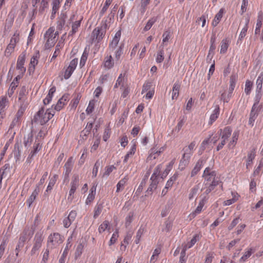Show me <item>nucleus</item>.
<instances>
[{"instance_id": "nucleus-1", "label": "nucleus", "mask_w": 263, "mask_h": 263, "mask_svg": "<svg viewBox=\"0 0 263 263\" xmlns=\"http://www.w3.org/2000/svg\"><path fill=\"white\" fill-rule=\"evenodd\" d=\"M54 115V111L48 109L45 112L44 108L42 107L34 115L32 121L39 123L41 125L46 124Z\"/></svg>"}, {"instance_id": "nucleus-2", "label": "nucleus", "mask_w": 263, "mask_h": 263, "mask_svg": "<svg viewBox=\"0 0 263 263\" xmlns=\"http://www.w3.org/2000/svg\"><path fill=\"white\" fill-rule=\"evenodd\" d=\"M63 241V237L59 233H54L48 237L47 248L52 249L62 243Z\"/></svg>"}, {"instance_id": "nucleus-3", "label": "nucleus", "mask_w": 263, "mask_h": 263, "mask_svg": "<svg viewBox=\"0 0 263 263\" xmlns=\"http://www.w3.org/2000/svg\"><path fill=\"white\" fill-rule=\"evenodd\" d=\"M106 27L107 25L105 24L104 27H98L93 30L91 34L92 42L99 43L102 40L105 34Z\"/></svg>"}, {"instance_id": "nucleus-4", "label": "nucleus", "mask_w": 263, "mask_h": 263, "mask_svg": "<svg viewBox=\"0 0 263 263\" xmlns=\"http://www.w3.org/2000/svg\"><path fill=\"white\" fill-rule=\"evenodd\" d=\"M53 32H54V28L53 27H50L44 34V38L47 39L46 43L45 45L46 49L53 47L57 41L55 36H53Z\"/></svg>"}, {"instance_id": "nucleus-5", "label": "nucleus", "mask_w": 263, "mask_h": 263, "mask_svg": "<svg viewBox=\"0 0 263 263\" xmlns=\"http://www.w3.org/2000/svg\"><path fill=\"white\" fill-rule=\"evenodd\" d=\"M216 175L217 173L215 171H213L210 167H206L202 175L205 181H206L205 183V185H208V182L212 181L211 182H213V180L219 181V179L216 177Z\"/></svg>"}, {"instance_id": "nucleus-6", "label": "nucleus", "mask_w": 263, "mask_h": 263, "mask_svg": "<svg viewBox=\"0 0 263 263\" xmlns=\"http://www.w3.org/2000/svg\"><path fill=\"white\" fill-rule=\"evenodd\" d=\"M43 239L44 237H43L42 234L39 232L36 233L34 238V242L30 252V255L31 256L36 254L37 251L42 247Z\"/></svg>"}, {"instance_id": "nucleus-7", "label": "nucleus", "mask_w": 263, "mask_h": 263, "mask_svg": "<svg viewBox=\"0 0 263 263\" xmlns=\"http://www.w3.org/2000/svg\"><path fill=\"white\" fill-rule=\"evenodd\" d=\"M30 232L29 229H25L21 234L20 237L18 239V243L16 246L15 251H20L23 248L24 243L28 238L31 237Z\"/></svg>"}, {"instance_id": "nucleus-8", "label": "nucleus", "mask_w": 263, "mask_h": 263, "mask_svg": "<svg viewBox=\"0 0 263 263\" xmlns=\"http://www.w3.org/2000/svg\"><path fill=\"white\" fill-rule=\"evenodd\" d=\"M79 176L78 175H74L72 178V181L71 182V189L69 191V196L68 197V200L71 201L73 199V197L72 195L74 193L77 187L79 185Z\"/></svg>"}, {"instance_id": "nucleus-9", "label": "nucleus", "mask_w": 263, "mask_h": 263, "mask_svg": "<svg viewBox=\"0 0 263 263\" xmlns=\"http://www.w3.org/2000/svg\"><path fill=\"white\" fill-rule=\"evenodd\" d=\"M26 54L24 52L22 53L18 58L16 68L20 70L21 73L23 76L24 73L26 71V68L24 67L25 61Z\"/></svg>"}, {"instance_id": "nucleus-10", "label": "nucleus", "mask_w": 263, "mask_h": 263, "mask_svg": "<svg viewBox=\"0 0 263 263\" xmlns=\"http://www.w3.org/2000/svg\"><path fill=\"white\" fill-rule=\"evenodd\" d=\"M73 164V157H70L68 158L67 162L64 165L65 171V178L67 179L69 177V175L70 173Z\"/></svg>"}, {"instance_id": "nucleus-11", "label": "nucleus", "mask_w": 263, "mask_h": 263, "mask_svg": "<svg viewBox=\"0 0 263 263\" xmlns=\"http://www.w3.org/2000/svg\"><path fill=\"white\" fill-rule=\"evenodd\" d=\"M151 181V183L148 187L147 190L145 192V196H148L149 195H152L154 190H155L157 187V185L159 183V181L158 179H150Z\"/></svg>"}, {"instance_id": "nucleus-12", "label": "nucleus", "mask_w": 263, "mask_h": 263, "mask_svg": "<svg viewBox=\"0 0 263 263\" xmlns=\"http://www.w3.org/2000/svg\"><path fill=\"white\" fill-rule=\"evenodd\" d=\"M121 31H118L116 32L114 37L113 38L111 42L109 44V48L112 50H115V49L117 46L119 42L120 41V39L121 37Z\"/></svg>"}, {"instance_id": "nucleus-13", "label": "nucleus", "mask_w": 263, "mask_h": 263, "mask_svg": "<svg viewBox=\"0 0 263 263\" xmlns=\"http://www.w3.org/2000/svg\"><path fill=\"white\" fill-rule=\"evenodd\" d=\"M27 93L28 91L27 90L26 87L25 86H22L18 94V101L21 104L27 103L26 102V98H25V96Z\"/></svg>"}, {"instance_id": "nucleus-14", "label": "nucleus", "mask_w": 263, "mask_h": 263, "mask_svg": "<svg viewBox=\"0 0 263 263\" xmlns=\"http://www.w3.org/2000/svg\"><path fill=\"white\" fill-rule=\"evenodd\" d=\"M219 115V106L218 105L215 106L213 114L211 115L209 124L212 125L216 121Z\"/></svg>"}, {"instance_id": "nucleus-15", "label": "nucleus", "mask_w": 263, "mask_h": 263, "mask_svg": "<svg viewBox=\"0 0 263 263\" xmlns=\"http://www.w3.org/2000/svg\"><path fill=\"white\" fill-rule=\"evenodd\" d=\"M67 18V15L65 13H61L59 20L57 22V29L59 30H62L64 26L65 25L66 20Z\"/></svg>"}, {"instance_id": "nucleus-16", "label": "nucleus", "mask_w": 263, "mask_h": 263, "mask_svg": "<svg viewBox=\"0 0 263 263\" xmlns=\"http://www.w3.org/2000/svg\"><path fill=\"white\" fill-rule=\"evenodd\" d=\"M22 74H18L14 78L13 82L11 83L10 86V90L11 91V94L13 93L14 90H15L17 86V85L18 84V81L22 78Z\"/></svg>"}, {"instance_id": "nucleus-17", "label": "nucleus", "mask_w": 263, "mask_h": 263, "mask_svg": "<svg viewBox=\"0 0 263 263\" xmlns=\"http://www.w3.org/2000/svg\"><path fill=\"white\" fill-rule=\"evenodd\" d=\"M219 184V181H214L213 180V182H211L210 183H208L206 186V190L203 193L202 195H208L212 190H213L216 186H217Z\"/></svg>"}, {"instance_id": "nucleus-18", "label": "nucleus", "mask_w": 263, "mask_h": 263, "mask_svg": "<svg viewBox=\"0 0 263 263\" xmlns=\"http://www.w3.org/2000/svg\"><path fill=\"white\" fill-rule=\"evenodd\" d=\"M203 164V160L199 159L196 162V165L191 172V177L195 176L200 170Z\"/></svg>"}, {"instance_id": "nucleus-19", "label": "nucleus", "mask_w": 263, "mask_h": 263, "mask_svg": "<svg viewBox=\"0 0 263 263\" xmlns=\"http://www.w3.org/2000/svg\"><path fill=\"white\" fill-rule=\"evenodd\" d=\"M237 79V76L236 74H233L231 75V76L230 77V87H229V89L230 93H233V91L235 87Z\"/></svg>"}, {"instance_id": "nucleus-20", "label": "nucleus", "mask_w": 263, "mask_h": 263, "mask_svg": "<svg viewBox=\"0 0 263 263\" xmlns=\"http://www.w3.org/2000/svg\"><path fill=\"white\" fill-rule=\"evenodd\" d=\"M180 88V85L178 83H175L174 84L173 90H172V98L173 100L177 99L179 96V89Z\"/></svg>"}, {"instance_id": "nucleus-21", "label": "nucleus", "mask_w": 263, "mask_h": 263, "mask_svg": "<svg viewBox=\"0 0 263 263\" xmlns=\"http://www.w3.org/2000/svg\"><path fill=\"white\" fill-rule=\"evenodd\" d=\"M190 158V157L183 155L179 163V167L181 168V170H183L185 166L189 164Z\"/></svg>"}, {"instance_id": "nucleus-22", "label": "nucleus", "mask_w": 263, "mask_h": 263, "mask_svg": "<svg viewBox=\"0 0 263 263\" xmlns=\"http://www.w3.org/2000/svg\"><path fill=\"white\" fill-rule=\"evenodd\" d=\"M223 13V10L222 9H221L219 12L216 14L214 19L212 23V25L214 27H216L218 23H219L221 18L222 17V14Z\"/></svg>"}, {"instance_id": "nucleus-23", "label": "nucleus", "mask_w": 263, "mask_h": 263, "mask_svg": "<svg viewBox=\"0 0 263 263\" xmlns=\"http://www.w3.org/2000/svg\"><path fill=\"white\" fill-rule=\"evenodd\" d=\"M96 194V187L95 186H92L90 190V193L87 197V198L86 200V204H89L95 198V196Z\"/></svg>"}, {"instance_id": "nucleus-24", "label": "nucleus", "mask_w": 263, "mask_h": 263, "mask_svg": "<svg viewBox=\"0 0 263 263\" xmlns=\"http://www.w3.org/2000/svg\"><path fill=\"white\" fill-rule=\"evenodd\" d=\"M27 105L28 103L21 104L20 103V107L17 112L16 113L15 118H18V119H20V118L23 115L24 112L25 111V109H26Z\"/></svg>"}, {"instance_id": "nucleus-25", "label": "nucleus", "mask_w": 263, "mask_h": 263, "mask_svg": "<svg viewBox=\"0 0 263 263\" xmlns=\"http://www.w3.org/2000/svg\"><path fill=\"white\" fill-rule=\"evenodd\" d=\"M229 45V41L227 39H223L221 42L220 53H225Z\"/></svg>"}, {"instance_id": "nucleus-26", "label": "nucleus", "mask_w": 263, "mask_h": 263, "mask_svg": "<svg viewBox=\"0 0 263 263\" xmlns=\"http://www.w3.org/2000/svg\"><path fill=\"white\" fill-rule=\"evenodd\" d=\"M157 21V17H153L149 19L147 23H146L145 26L143 29V31L145 32L149 30L153 24Z\"/></svg>"}, {"instance_id": "nucleus-27", "label": "nucleus", "mask_w": 263, "mask_h": 263, "mask_svg": "<svg viewBox=\"0 0 263 263\" xmlns=\"http://www.w3.org/2000/svg\"><path fill=\"white\" fill-rule=\"evenodd\" d=\"M162 167V164H159L157 165V166L155 168L154 173H153L151 178L158 180L159 175H161L160 172Z\"/></svg>"}, {"instance_id": "nucleus-28", "label": "nucleus", "mask_w": 263, "mask_h": 263, "mask_svg": "<svg viewBox=\"0 0 263 263\" xmlns=\"http://www.w3.org/2000/svg\"><path fill=\"white\" fill-rule=\"evenodd\" d=\"M216 41V37L215 34L212 35L210 40L211 46L210 47V49L209 51V53L208 55V59L210 58L211 55V51H213L216 49V45H215V42Z\"/></svg>"}, {"instance_id": "nucleus-29", "label": "nucleus", "mask_w": 263, "mask_h": 263, "mask_svg": "<svg viewBox=\"0 0 263 263\" xmlns=\"http://www.w3.org/2000/svg\"><path fill=\"white\" fill-rule=\"evenodd\" d=\"M14 156L16 160H19L21 156V149L20 148V144L17 142L14 145Z\"/></svg>"}, {"instance_id": "nucleus-30", "label": "nucleus", "mask_w": 263, "mask_h": 263, "mask_svg": "<svg viewBox=\"0 0 263 263\" xmlns=\"http://www.w3.org/2000/svg\"><path fill=\"white\" fill-rule=\"evenodd\" d=\"M262 96L261 91H256V96L254 99V103L252 106L253 109H256Z\"/></svg>"}, {"instance_id": "nucleus-31", "label": "nucleus", "mask_w": 263, "mask_h": 263, "mask_svg": "<svg viewBox=\"0 0 263 263\" xmlns=\"http://www.w3.org/2000/svg\"><path fill=\"white\" fill-rule=\"evenodd\" d=\"M58 178V175L55 174L50 179L48 185L46 190V192H48V191H50L51 190H52V187L55 184Z\"/></svg>"}, {"instance_id": "nucleus-32", "label": "nucleus", "mask_w": 263, "mask_h": 263, "mask_svg": "<svg viewBox=\"0 0 263 263\" xmlns=\"http://www.w3.org/2000/svg\"><path fill=\"white\" fill-rule=\"evenodd\" d=\"M161 48V49H160L157 53V57L156 58V62L159 63H161L164 60V51L163 50L162 45L159 47V48Z\"/></svg>"}, {"instance_id": "nucleus-33", "label": "nucleus", "mask_w": 263, "mask_h": 263, "mask_svg": "<svg viewBox=\"0 0 263 263\" xmlns=\"http://www.w3.org/2000/svg\"><path fill=\"white\" fill-rule=\"evenodd\" d=\"M263 81V72H261L256 81V91H261Z\"/></svg>"}, {"instance_id": "nucleus-34", "label": "nucleus", "mask_w": 263, "mask_h": 263, "mask_svg": "<svg viewBox=\"0 0 263 263\" xmlns=\"http://www.w3.org/2000/svg\"><path fill=\"white\" fill-rule=\"evenodd\" d=\"M231 133L232 130L230 127H225L222 132L221 138L222 139L227 140L228 138L231 136Z\"/></svg>"}, {"instance_id": "nucleus-35", "label": "nucleus", "mask_w": 263, "mask_h": 263, "mask_svg": "<svg viewBox=\"0 0 263 263\" xmlns=\"http://www.w3.org/2000/svg\"><path fill=\"white\" fill-rule=\"evenodd\" d=\"M199 184L195 185L191 190H190V194L189 195V198L190 200H191L193 198V197L197 194L199 189Z\"/></svg>"}, {"instance_id": "nucleus-36", "label": "nucleus", "mask_w": 263, "mask_h": 263, "mask_svg": "<svg viewBox=\"0 0 263 263\" xmlns=\"http://www.w3.org/2000/svg\"><path fill=\"white\" fill-rule=\"evenodd\" d=\"M33 140V134L32 132H30L27 136V138L25 137L24 139V144L25 147L30 146Z\"/></svg>"}, {"instance_id": "nucleus-37", "label": "nucleus", "mask_w": 263, "mask_h": 263, "mask_svg": "<svg viewBox=\"0 0 263 263\" xmlns=\"http://www.w3.org/2000/svg\"><path fill=\"white\" fill-rule=\"evenodd\" d=\"M178 177V173H175L167 182L165 189H168L169 187H171L175 181L176 180L177 178Z\"/></svg>"}, {"instance_id": "nucleus-38", "label": "nucleus", "mask_w": 263, "mask_h": 263, "mask_svg": "<svg viewBox=\"0 0 263 263\" xmlns=\"http://www.w3.org/2000/svg\"><path fill=\"white\" fill-rule=\"evenodd\" d=\"M255 109H253V108H252L249 120V124L251 125L252 126L253 125V123L257 116V115L255 112Z\"/></svg>"}, {"instance_id": "nucleus-39", "label": "nucleus", "mask_w": 263, "mask_h": 263, "mask_svg": "<svg viewBox=\"0 0 263 263\" xmlns=\"http://www.w3.org/2000/svg\"><path fill=\"white\" fill-rule=\"evenodd\" d=\"M252 85L253 83L251 81H250V80L246 81L245 88V91L246 95H250L252 89Z\"/></svg>"}, {"instance_id": "nucleus-40", "label": "nucleus", "mask_w": 263, "mask_h": 263, "mask_svg": "<svg viewBox=\"0 0 263 263\" xmlns=\"http://www.w3.org/2000/svg\"><path fill=\"white\" fill-rule=\"evenodd\" d=\"M127 179L126 178H124L121 179L117 185V192H120L121 190H122L124 188V186L126 182Z\"/></svg>"}, {"instance_id": "nucleus-41", "label": "nucleus", "mask_w": 263, "mask_h": 263, "mask_svg": "<svg viewBox=\"0 0 263 263\" xmlns=\"http://www.w3.org/2000/svg\"><path fill=\"white\" fill-rule=\"evenodd\" d=\"M133 216H134V212H130L128 213V215L126 216V219H125V225L126 228L129 227V225L130 224L131 222H132Z\"/></svg>"}, {"instance_id": "nucleus-42", "label": "nucleus", "mask_w": 263, "mask_h": 263, "mask_svg": "<svg viewBox=\"0 0 263 263\" xmlns=\"http://www.w3.org/2000/svg\"><path fill=\"white\" fill-rule=\"evenodd\" d=\"M112 1V0H106L105 4L100 12V16H103L104 13L107 11V9L108 8V7L111 4Z\"/></svg>"}, {"instance_id": "nucleus-43", "label": "nucleus", "mask_w": 263, "mask_h": 263, "mask_svg": "<svg viewBox=\"0 0 263 263\" xmlns=\"http://www.w3.org/2000/svg\"><path fill=\"white\" fill-rule=\"evenodd\" d=\"M103 206L102 204H98L96 206L94 210L93 217L96 218L98 217L99 214L101 213L102 210Z\"/></svg>"}, {"instance_id": "nucleus-44", "label": "nucleus", "mask_w": 263, "mask_h": 263, "mask_svg": "<svg viewBox=\"0 0 263 263\" xmlns=\"http://www.w3.org/2000/svg\"><path fill=\"white\" fill-rule=\"evenodd\" d=\"M144 232V228H142V227H141L140 228V229H139V230L138 231L137 234H136V239L135 240V242L136 244L139 243L140 239L141 236L142 235V234H143Z\"/></svg>"}, {"instance_id": "nucleus-45", "label": "nucleus", "mask_w": 263, "mask_h": 263, "mask_svg": "<svg viewBox=\"0 0 263 263\" xmlns=\"http://www.w3.org/2000/svg\"><path fill=\"white\" fill-rule=\"evenodd\" d=\"M255 156V149L252 150L250 153L248 155V160L247 163V167L252 162Z\"/></svg>"}, {"instance_id": "nucleus-46", "label": "nucleus", "mask_w": 263, "mask_h": 263, "mask_svg": "<svg viewBox=\"0 0 263 263\" xmlns=\"http://www.w3.org/2000/svg\"><path fill=\"white\" fill-rule=\"evenodd\" d=\"M114 65V62L111 55L107 58L106 60L104 61V66L107 68H111Z\"/></svg>"}, {"instance_id": "nucleus-47", "label": "nucleus", "mask_w": 263, "mask_h": 263, "mask_svg": "<svg viewBox=\"0 0 263 263\" xmlns=\"http://www.w3.org/2000/svg\"><path fill=\"white\" fill-rule=\"evenodd\" d=\"M185 121V117L183 116L182 117H181V119L179 121V122L178 123L177 126H176L175 128V131L178 133L180 130L181 129V127H182Z\"/></svg>"}, {"instance_id": "nucleus-48", "label": "nucleus", "mask_w": 263, "mask_h": 263, "mask_svg": "<svg viewBox=\"0 0 263 263\" xmlns=\"http://www.w3.org/2000/svg\"><path fill=\"white\" fill-rule=\"evenodd\" d=\"M64 98V97H62L59 100L58 103L54 106V110L57 111H60L62 108V107L65 105V103L63 101Z\"/></svg>"}, {"instance_id": "nucleus-49", "label": "nucleus", "mask_w": 263, "mask_h": 263, "mask_svg": "<svg viewBox=\"0 0 263 263\" xmlns=\"http://www.w3.org/2000/svg\"><path fill=\"white\" fill-rule=\"evenodd\" d=\"M109 224V222L107 220H105L103 222V223L99 226L98 231L99 233H102L104 231H105V230L107 229L108 226Z\"/></svg>"}, {"instance_id": "nucleus-50", "label": "nucleus", "mask_w": 263, "mask_h": 263, "mask_svg": "<svg viewBox=\"0 0 263 263\" xmlns=\"http://www.w3.org/2000/svg\"><path fill=\"white\" fill-rule=\"evenodd\" d=\"M249 22V21L246 23L245 26L242 29L240 33L239 34V36L238 38V40L241 41L242 39L246 36V33L248 30V23Z\"/></svg>"}, {"instance_id": "nucleus-51", "label": "nucleus", "mask_w": 263, "mask_h": 263, "mask_svg": "<svg viewBox=\"0 0 263 263\" xmlns=\"http://www.w3.org/2000/svg\"><path fill=\"white\" fill-rule=\"evenodd\" d=\"M19 41V33L15 32L11 37L9 44H12L13 46H15L16 43Z\"/></svg>"}, {"instance_id": "nucleus-52", "label": "nucleus", "mask_w": 263, "mask_h": 263, "mask_svg": "<svg viewBox=\"0 0 263 263\" xmlns=\"http://www.w3.org/2000/svg\"><path fill=\"white\" fill-rule=\"evenodd\" d=\"M95 107V101L94 100H91L89 101V103L88 104V106L86 110V113L89 115L92 112L94 109Z\"/></svg>"}, {"instance_id": "nucleus-53", "label": "nucleus", "mask_w": 263, "mask_h": 263, "mask_svg": "<svg viewBox=\"0 0 263 263\" xmlns=\"http://www.w3.org/2000/svg\"><path fill=\"white\" fill-rule=\"evenodd\" d=\"M124 79L122 77V74H120L119 77H118L116 83L114 86V88H117L118 86H121L122 87H124V83H123Z\"/></svg>"}, {"instance_id": "nucleus-54", "label": "nucleus", "mask_w": 263, "mask_h": 263, "mask_svg": "<svg viewBox=\"0 0 263 263\" xmlns=\"http://www.w3.org/2000/svg\"><path fill=\"white\" fill-rule=\"evenodd\" d=\"M87 57L88 53L85 51H84L80 60V66L81 67H82L85 65L86 61L87 59Z\"/></svg>"}, {"instance_id": "nucleus-55", "label": "nucleus", "mask_w": 263, "mask_h": 263, "mask_svg": "<svg viewBox=\"0 0 263 263\" xmlns=\"http://www.w3.org/2000/svg\"><path fill=\"white\" fill-rule=\"evenodd\" d=\"M52 13L51 15V18L53 19L55 17V15L59 8L60 5L57 4V3H54L52 2Z\"/></svg>"}, {"instance_id": "nucleus-56", "label": "nucleus", "mask_w": 263, "mask_h": 263, "mask_svg": "<svg viewBox=\"0 0 263 263\" xmlns=\"http://www.w3.org/2000/svg\"><path fill=\"white\" fill-rule=\"evenodd\" d=\"M15 46H13L12 44H9L5 51V55L6 56H9L10 54L14 51Z\"/></svg>"}, {"instance_id": "nucleus-57", "label": "nucleus", "mask_w": 263, "mask_h": 263, "mask_svg": "<svg viewBox=\"0 0 263 263\" xmlns=\"http://www.w3.org/2000/svg\"><path fill=\"white\" fill-rule=\"evenodd\" d=\"M49 249L50 248H47L45 252L43 254V258L41 261V263H46L48 261L49 254Z\"/></svg>"}, {"instance_id": "nucleus-58", "label": "nucleus", "mask_w": 263, "mask_h": 263, "mask_svg": "<svg viewBox=\"0 0 263 263\" xmlns=\"http://www.w3.org/2000/svg\"><path fill=\"white\" fill-rule=\"evenodd\" d=\"M82 20V18L80 20L75 21L72 23V29H73V32L74 31L77 32L78 31V28L80 27Z\"/></svg>"}, {"instance_id": "nucleus-59", "label": "nucleus", "mask_w": 263, "mask_h": 263, "mask_svg": "<svg viewBox=\"0 0 263 263\" xmlns=\"http://www.w3.org/2000/svg\"><path fill=\"white\" fill-rule=\"evenodd\" d=\"M239 133L237 132H234L233 134L232 140L230 142L229 145L235 146L238 139Z\"/></svg>"}, {"instance_id": "nucleus-60", "label": "nucleus", "mask_w": 263, "mask_h": 263, "mask_svg": "<svg viewBox=\"0 0 263 263\" xmlns=\"http://www.w3.org/2000/svg\"><path fill=\"white\" fill-rule=\"evenodd\" d=\"M83 247L84 246L82 243H79L78 245L75 252L76 257H79L81 255Z\"/></svg>"}, {"instance_id": "nucleus-61", "label": "nucleus", "mask_w": 263, "mask_h": 263, "mask_svg": "<svg viewBox=\"0 0 263 263\" xmlns=\"http://www.w3.org/2000/svg\"><path fill=\"white\" fill-rule=\"evenodd\" d=\"M124 47V44L123 43L121 44L119 48L116 51V59L118 60L121 54L123 53V48Z\"/></svg>"}, {"instance_id": "nucleus-62", "label": "nucleus", "mask_w": 263, "mask_h": 263, "mask_svg": "<svg viewBox=\"0 0 263 263\" xmlns=\"http://www.w3.org/2000/svg\"><path fill=\"white\" fill-rule=\"evenodd\" d=\"M199 234L195 235L190 242L188 243V248H191L197 242V240L199 239Z\"/></svg>"}, {"instance_id": "nucleus-63", "label": "nucleus", "mask_w": 263, "mask_h": 263, "mask_svg": "<svg viewBox=\"0 0 263 263\" xmlns=\"http://www.w3.org/2000/svg\"><path fill=\"white\" fill-rule=\"evenodd\" d=\"M202 208H203V206H201V205L198 204V206L196 208L194 212H193L192 213H191V214H190L191 217L194 218L197 214H199L201 212Z\"/></svg>"}, {"instance_id": "nucleus-64", "label": "nucleus", "mask_w": 263, "mask_h": 263, "mask_svg": "<svg viewBox=\"0 0 263 263\" xmlns=\"http://www.w3.org/2000/svg\"><path fill=\"white\" fill-rule=\"evenodd\" d=\"M74 69L68 67L66 70L65 71L64 73V78L65 79H68L70 77L72 72H73Z\"/></svg>"}]
</instances>
